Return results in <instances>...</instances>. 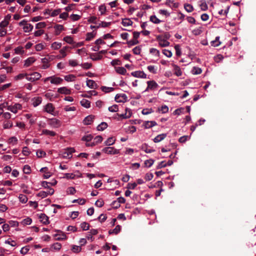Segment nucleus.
Here are the masks:
<instances>
[{
  "mask_svg": "<svg viewBox=\"0 0 256 256\" xmlns=\"http://www.w3.org/2000/svg\"><path fill=\"white\" fill-rule=\"evenodd\" d=\"M50 80V82L52 84H60L63 80L60 77H56L55 76H52L50 77H48L44 80V82H46V81Z\"/></svg>",
  "mask_w": 256,
  "mask_h": 256,
  "instance_id": "1",
  "label": "nucleus"
},
{
  "mask_svg": "<svg viewBox=\"0 0 256 256\" xmlns=\"http://www.w3.org/2000/svg\"><path fill=\"white\" fill-rule=\"evenodd\" d=\"M48 121V124L54 128H58L61 124L60 120L55 118H49Z\"/></svg>",
  "mask_w": 256,
  "mask_h": 256,
  "instance_id": "2",
  "label": "nucleus"
},
{
  "mask_svg": "<svg viewBox=\"0 0 256 256\" xmlns=\"http://www.w3.org/2000/svg\"><path fill=\"white\" fill-rule=\"evenodd\" d=\"M41 74L38 72H34L30 76L27 75L26 78L27 80L31 82H34L39 80L41 78Z\"/></svg>",
  "mask_w": 256,
  "mask_h": 256,
  "instance_id": "3",
  "label": "nucleus"
},
{
  "mask_svg": "<svg viewBox=\"0 0 256 256\" xmlns=\"http://www.w3.org/2000/svg\"><path fill=\"white\" fill-rule=\"evenodd\" d=\"M54 192V190L52 188H50V189H48L46 192L40 191L37 194V196L41 197L42 198H44L46 197L48 195L53 194Z\"/></svg>",
  "mask_w": 256,
  "mask_h": 256,
  "instance_id": "4",
  "label": "nucleus"
},
{
  "mask_svg": "<svg viewBox=\"0 0 256 256\" xmlns=\"http://www.w3.org/2000/svg\"><path fill=\"white\" fill-rule=\"evenodd\" d=\"M156 40L158 42L159 45L161 47H166L170 44V42L166 40L163 38L162 36H156Z\"/></svg>",
  "mask_w": 256,
  "mask_h": 256,
  "instance_id": "5",
  "label": "nucleus"
},
{
  "mask_svg": "<svg viewBox=\"0 0 256 256\" xmlns=\"http://www.w3.org/2000/svg\"><path fill=\"white\" fill-rule=\"evenodd\" d=\"M115 100L118 102H124L128 101V97L124 94H117L115 96Z\"/></svg>",
  "mask_w": 256,
  "mask_h": 256,
  "instance_id": "6",
  "label": "nucleus"
},
{
  "mask_svg": "<svg viewBox=\"0 0 256 256\" xmlns=\"http://www.w3.org/2000/svg\"><path fill=\"white\" fill-rule=\"evenodd\" d=\"M148 86L144 92H147L148 90H154L158 87V84L154 80L147 82Z\"/></svg>",
  "mask_w": 256,
  "mask_h": 256,
  "instance_id": "7",
  "label": "nucleus"
},
{
  "mask_svg": "<svg viewBox=\"0 0 256 256\" xmlns=\"http://www.w3.org/2000/svg\"><path fill=\"white\" fill-rule=\"evenodd\" d=\"M75 152V150L73 148H67L63 154V156L65 158H70L72 157V154Z\"/></svg>",
  "mask_w": 256,
  "mask_h": 256,
  "instance_id": "8",
  "label": "nucleus"
},
{
  "mask_svg": "<svg viewBox=\"0 0 256 256\" xmlns=\"http://www.w3.org/2000/svg\"><path fill=\"white\" fill-rule=\"evenodd\" d=\"M131 74L136 78H146V74L143 71H135L131 73Z\"/></svg>",
  "mask_w": 256,
  "mask_h": 256,
  "instance_id": "9",
  "label": "nucleus"
},
{
  "mask_svg": "<svg viewBox=\"0 0 256 256\" xmlns=\"http://www.w3.org/2000/svg\"><path fill=\"white\" fill-rule=\"evenodd\" d=\"M21 108V104H16L13 106H9L8 108V110L16 114L18 110H20Z\"/></svg>",
  "mask_w": 256,
  "mask_h": 256,
  "instance_id": "10",
  "label": "nucleus"
},
{
  "mask_svg": "<svg viewBox=\"0 0 256 256\" xmlns=\"http://www.w3.org/2000/svg\"><path fill=\"white\" fill-rule=\"evenodd\" d=\"M94 116L93 115H89L86 117L84 120V124L85 125L90 124L94 121Z\"/></svg>",
  "mask_w": 256,
  "mask_h": 256,
  "instance_id": "11",
  "label": "nucleus"
},
{
  "mask_svg": "<svg viewBox=\"0 0 256 256\" xmlns=\"http://www.w3.org/2000/svg\"><path fill=\"white\" fill-rule=\"evenodd\" d=\"M40 221L44 224H49L48 217L44 214H41L39 216Z\"/></svg>",
  "mask_w": 256,
  "mask_h": 256,
  "instance_id": "12",
  "label": "nucleus"
},
{
  "mask_svg": "<svg viewBox=\"0 0 256 256\" xmlns=\"http://www.w3.org/2000/svg\"><path fill=\"white\" fill-rule=\"evenodd\" d=\"M157 124L155 121H146L143 124L145 128H150Z\"/></svg>",
  "mask_w": 256,
  "mask_h": 256,
  "instance_id": "13",
  "label": "nucleus"
},
{
  "mask_svg": "<svg viewBox=\"0 0 256 256\" xmlns=\"http://www.w3.org/2000/svg\"><path fill=\"white\" fill-rule=\"evenodd\" d=\"M86 85L88 86L90 88L96 89L98 87V85L96 83V82L94 80H87Z\"/></svg>",
  "mask_w": 256,
  "mask_h": 256,
  "instance_id": "14",
  "label": "nucleus"
},
{
  "mask_svg": "<svg viewBox=\"0 0 256 256\" xmlns=\"http://www.w3.org/2000/svg\"><path fill=\"white\" fill-rule=\"evenodd\" d=\"M166 136V134H158L154 139V142L156 143L158 142L164 140Z\"/></svg>",
  "mask_w": 256,
  "mask_h": 256,
  "instance_id": "15",
  "label": "nucleus"
},
{
  "mask_svg": "<svg viewBox=\"0 0 256 256\" xmlns=\"http://www.w3.org/2000/svg\"><path fill=\"white\" fill-rule=\"evenodd\" d=\"M58 92L62 94H70L71 91L66 87H62L58 88Z\"/></svg>",
  "mask_w": 256,
  "mask_h": 256,
  "instance_id": "16",
  "label": "nucleus"
},
{
  "mask_svg": "<svg viewBox=\"0 0 256 256\" xmlns=\"http://www.w3.org/2000/svg\"><path fill=\"white\" fill-rule=\"evenodd\" d=\"M126 112L124 114H122L120 116L122 118H128L131 116L132 114V111L130 109L126 108L125 110Z\"/></svg>",
  "mask_w": 256,
  "mask_h": 256,
  "instance_id": "17",
  "label": "nucleus"
},
{
  "mask_svg": "<svg viewBox=\"0 0 256 256\" xmlns=\"http://www.w3.org/2000/svg\"><path fill=\"white\" fill-rule=\"evenodd\" d=\"M54 28L55 29V34L58 36L60 34V32L64 30V28L62 25L56 24Z\"/></svg>",
  "mask_w": 256,
  "mask_h": 256,
  "instance_id": "18",
  "label": "nucleus"
},
{
  "mask_svg": "<svg viewBox=\"0 0 256 256\" xmlns=\"http://www.w3.org/2000/svg\"><path fill=\"white\" fill-rule=\"evenodd\" d=\"M54 108L51 103H48L45 106V110L48 113L52 114L54 112Z\"/></svg>",
  "mask_w": 256,
  "mask_h": 256,
  "instance_id": "19",
  "label": "nucleus"
},
{
  "mask_svg": "<svg viewBox=\"0 0 256 256\" xmlns=\"http://www.w3.org/2000/svg\"><path fill=\"white\" fill-rule=\"evenodd\" d=\"M35 62V58L33 57H30L27 58L25 60V63L24 64V66L26 67H28L30 66L32 63Z\"/></svg>",
  "mask_w": 256,
  "mask_h": 256,
  "instance_id": "20",
  "label": "nucleus"
},
{
  "mask_svg": "<svg viewBox=\"0 0 256 256\" xmlns=\"http://www.w3.org/2000/svg\"><path fill=\"white\" fill-rule=\"evenodd\" d=\"M132 22L130 19L128 18L123 19L122 22V24L124 26H132Z\"/></svg>",
  "mask_w": 256,
  "mask_h": 256,
  "instance_id": "21",
  "label": "nucleus"
},
{
  "mask_svg": "<svg viewBox=\"0 0 256 256\" xmlns=\"http://www.w3.org/2000/svg\"><path fill=\"white\" fill-rule=\"evenodd\" d=\"M54 236L55 238V240H65L66 238V234L64 233H62L61 234H55Z\"/></svg>",
  "mask_w": 256,
  "mask_h": 256,
  "instance_id": "22",
  "label": "nucleus"
},
{
  "mask_svg": "<svg viewBox=\"0 0 256 256\" xmlns=\"http://www.w3.org/2000/svg\"><path fill=\"white\" fill-rule=\"evenodd\" d=\"M42 134L46 135H48L52 136H54L56 135V133L54 131H51L48 130H42Z\"/></svg>",
  "mask_w": 256,
  "mask_h": 256,
  "instance_id": "23",
  "label": "nucleus"
},
{
  "mask_svg": "<svg viewBox=\"0 0 256 256\" xmlns=\"http://www.w3.org/2000/svg\"><path fill=\"white\" fill-rule=\"evenodd\" d=\"M80 104L84 107L89 108L90 106V102L86 99H83L80 101Z\"/></svg>",
  "mask_w": 256,
  "mask_h": 256,
  "instance_id": "24",
  "label": "nucleus"
},
{
  "mask_svg": "<svg viewBox=\"0 0 256 256\" xmlns=\"http://www.w3.org/2000/svg\"><path fill=\"white\" fill-rule=\"evenodd\" d=\"M116 72L120 74L124 75L126 72V70L124 67H116L115 68Z\"/></svg>",
  "mask_w": 256,
  "mask_h": 256,
  "instance_id": "25",
  "label": "nucleus"
},
{
  "mask_svg": "<svg viewBox=\"0 0 256 256\" xmlns=\"http://www.w3.org/2000/svg\"><path fill=\"white\" fill-rule=\"evenodd\" d=\"M25 32H31L33 29V26L30 24H27L23 28Z\"/></svg>",
  "mask_w": 256,
  "mask_h": 256,
  "instance_id": "26",
  "label": "nucleus"
},
{
  "mask_svg": "<svg viewBox=\"0 0 256 256\" xmlns=\"http://www.w3.org/2000/svg\"><path fill=\"white\" fill-rule=\"evenodd\" d=\"M174 74L178 76H181L182 74V72L180 68L176 65H174Z\"/></svg>",
  "mask_w": 256,
  "mask_h": 256,
  "instance_id": "27",
  "label": "nucleus"
},
{
  "mask_svg": "<svg viewBox=\"0 0 256 256\" xmlns=\"http://www.w3.org/2000/svg\"><path fill=\"white\" fill-rule=\"evenodd\" d=\"M142 149L146 153H151L155 151V150L154 149L149 148L148 146L146 144L142 145Z\"/></svg>",
  "mask_w": 256,
  "mask_h": 256,
  "instance_id": "28",
  "label": "nucleus"
},
{
  "mask_svg": "<svg viewBox=\"0 0 256 256\" xmlns=\"http://www.w3.org/2000/svg\"><path fill=\"white\" fill-rule=\"evenodd\" d=\"M90 58L93 60H98L102 58V56L98 54H92L90 56Z\"/></svg>",
  "mask_w": 256,
  "mask_h": 256,
  "instance_id": "29",
  "label": "nucleus"
},
{
  "mask_svg": "<svg viewBox=\"0 0 256 256\" xmlns=\"http://www.w3.org/2000/svg\"><path fill=\"white\" fill-rule=\"evenodd\" d=\"M108 127V124L105 122H102L97 126L98 130H104Z\"/></svg>",
  "mask_w": 256,
  "mask_h": 256,
  "instance_id": "30",
  "label": "nucleus"
},
{
  "mask_svg": "<svg viewBox=\"0 0 256 256\" xmlns=\"http://www.w3.org/2000/svg\"><path fill=\"white\" fill-rule=\"evenodd\" d=\"M18 198L20 201L23 204L26 203L28 200L27 196L23 194H20L19 195Z\"/></svg>",
  "mask_w": 256,
  "mask_h": 256,
  "instance_id": "31",
  "label": "nucleus"
},
{
  "mask_svg": "<svg viewBox=\"0 0 256 256\" xmlns=\"http://www.w3.org/2000/svg\"><path fill=\"white\" fill-rule=\"evenodd\" d=\"M220 37L216 36L214 40L211 42V44L214 46H218L220 45V42L219 41Z\"/></svg>",
  "mask_w": 256,
  "mask_h": 256,
  "instance_id": "32",
  "label": "nucleus"
},
{
  "mask_svg": "<svg viewBox=\"0 0 256 256\" xmlns=\"http://www.w3.org/2000/svg\"><path fill=\"white\" fill-rule=\"evenodd\" d=\"M108 148L110 150H108V154H118L119 153V150H116L113 147H108Z\"/></svg>",
  "mask_w": 256,
  "mask_h": 256,
  "instance_id": "33",
  "label": "nucleus"
},
{
  "mask_svg": "<svg viewBox=\"0 0 256 256\" xmlns=\"http://www.w3.org/2000/svg\"><path fill=\"white\" fill-rule=\"evenodd\" d=\"M62 44L61 42H54L51 45V48L54 50H58L61 48Z\"/></svg>",
  "mask_w": 256,
  "mask_h": 256,
  "instance_id": "34",
  "label": "nucleus"
},
{
  "mask_svg": "<svg viewBox=\"0 0 256 256\" xmlns=\"http://www.w3.org/2000/svg\"><path fill=\"white\" fill-rule=\"evenodd\" d=\"M150 20L154 24H158L161 22V20L158 18L156 16H150Z\"/></svg>",
  "mask_w": 256,
  "mask_h": 256,
  "instance_id": "35",
  "label": "nucleus"
},
{
  "mask_svg": "<svg viewBox=\"0 0 256 256\" xmlns=\"http://www.w3.org/2000/svg\"><path fill=\"white\" fill-rule=\"evenodd\" d=\"M115 142V140L112 138H109L105 142L104 144L106 146L112 145Z\"/></svg>",
  "mask_w": 256,
  "mask_h": 256,
  "instance_id": "36",
  "label": "nucleus"
},
{
  "mask_svg": "<svg viewBox=\"0 0 256 256\" xmlns=\"http://www.w3.org/2000/svg\"><path fill=\"white\" fill-rule=\"evenodd\" d=\"M184 9L188 12H192L194 10V8L190 4H186L184 5Z\"/></svg>",
  "mask_w": 256,
  "mask_h": 256,
  "instance_id": "37",
  "label": "nucleus"
},
{
  "mask_svg": "<svg viewBox=\"0 0 256 256\" xmlns=\"http://www.w3.org/2000/svg\"><path fill=\"white\" fill-rule=\"evenodd\" d=\"M202 70L200 68L198 67H194L192 70V73L194 74H201Z\"/></svg>",
  "mask_w": 256,
  "mask_h": 256,
  "instance_id": "38",
  "label": "nucleus"
},
{
  "mask_svg": "<svg viewBox=\"0 0 256 256\" xmlns=\"http://www.w3.org/2000/svg\"><path fill=\"white\" fill-rule=\"evenodd\" d=\"M168 108L166 106H162V107L158 108V111L161 112L162 114L168 112Z\"/></svg>",
  "mask_w": 256,
  "mask_h": 256,
  "instance_id": "39",
  "label": "nucleus"
},
{
  "mask_svg": "<svg viewBox=\"0 0 256 256\" xmlns=\"http://www.w3.org/2000/svg\"><path fill=\"white\" fill-rule=\"evenodd\" d=\"M154 163V160L150 159L144 162V164L145 166L150 168Z\"/></svg>",
  "mask_w": 256,
  "mask_h": 256,
  "instance_id": "40",
  "label": "nucleus"
},
{
  "mask_svg": "<svg viewBox=\"0 0 256 256\" xmlns=\"http://www.w3.org/2000/svg\"><path fill=\"white\" fill-rule=\"evenodd\" d=\"M92 138H93V136L92 135L88 134V135L84 136L82 138V140L83 141H86L88 142H90L92 139Z\"/></svg>",
  "mask_w": 256,
  "mask_h": 256,
  "instance_id": "41",
  "label": "nucleus"
},
{
  "mask_svg": "<svg viewBox=\"0 0 256 256\" xmlns=\"http://www.w3.org/2000/svg\"><path fill=\"white\" fill-rule=\"evenodd\" d=\"M102 90L105 92H109L114 90V88L103 86L101 88Z\"/></svg>",
  "mask_w": 256,
  "mask_h": 256,
  "instance_id": "42",
  "label": "nucleus"
},
{
  "mask_svg": "<svg viewBox=\"0 0 256 256\" xmlns=\"http://www.w3.org/2000/svg\"><path fill=\"white\" fill-rule=\"evenodd\" d=\"M76 76L73 74H69L64 76V80L67 82L74 81Z\"/></svg>",
  "mask_w": 256,
  "mask_h": 256,
  "instance_id": "43",
  "label": "nucleus"
},
{
  "mask_svg": "<svg viewBox=\"0 0 256 256\" xmlns=\"http://www.w3.org/2000/svg\"><path fill=\"white\" fill-rule=\"evenodd\" d=\"M64 40L66 42L72 44L74 42V40L72 39V38L70 36H66L64 38Z\"/></svg>",
  "mask_w": 256,
  "mask_h": 256,
  "instance_id": "44",
  "label": "nucleus"
},
{
  "mask_svg": "<svg viewBox=\"0 0 256 256\" xmlns=\"http://www.w3.org/2000/svg\"><path fill=\"white\" fill-rule=\"evenodd\" d=\"M23 171L26 174H30L31 172L30 167L28 165H24L23 168Z\"/></svg>",
  "mask_w": 256,
  "mask_h": 256,
  "instance_id": "45",
  "label": "nucleus"
},
{
  "mask_svg": "<svg viewBox=\"0 0 256 256\" xmlns=\"http://www.w3.org/2000/svg\"><path fill=\"white\" fill-rule=\"evenodd\" d=\"M80 227L84 230H87L89 229L90 226L88 223L83 222L80 224Z\"/></svg>",
  "mask_w": 256,
  "mask_h": 256,
  "instance_id": "46",
  "label": "nucleus"
},
{
  "mask_svg": "<svg viewBox=\"0 0 256 256\" xmlns=\"http://www.w3.org/2000/svg\"><path fill=\"white\" fill-rule=\"evenodd\" d=\"M200 8L202 10H206L208 8V5L206 2L204 0L202 1V4H200Z\"/></svg>",
  "mask_w": 256,
  "mask_h": 256,
  "instance_id": "47",
  "label": "nucleus"
},
{
  "mask_svg": "<svg viewBox=\"0 0 256 256\" xmlns=\"http://www.w3.org/2000/svg\"><path fill=\"white\" fill-rule=\"evenodd\" d=\"M32 222V220L30 218H27L24 220H22V223L24 225H29Z\"/></svg>",
  "mask_w": 256,
  "mask_h": 256,
  "instance_id": "48",
  "label": "nucleus"
},
{
  "mask_svg": "<svg viewBox=\"0 0 256 256\" xmlns=\"http://www.w3.org/2000/svg\"><path fill=\"white\" fill-rule=\"evenodd\" d=\"M69 48L68 46H64L60 50V52L62 54V58H64L66 56V50Z\"/></svg>",
  "mask_w": 256,
  "mask_h": 256,
  "instance_id": "49",
  "label": "nucleus"
},
{
  "mask_svg": "<svg viewBox=\"0 0 256 256\" xmlns=\"http://www.w3.org/2000/svg\"><path fill=\"white\" fill-rule=\"evenodd\" d=\"M86 200L84 198H78L77 200H74L72 201L73 203L78 202L80 204H81V205L84 204L86 203Z\"/></svg>",
  "mask_w": 256,
  "mask_h": 256,
  "instance_id": "50",
  "label": "nucleus"
},
{
  "mask_svg": "<svg viewBox=\"0 0 256 256\" xmlns=\"http://www.w3.org/2000/svg\"><path fill=\"white\" fill-rule=\"evenodd\" d=\"M102 140V138L100 136H98L94 138V142L96 144L100 143Z\"/></svg>",
  "mask_w": 256,
  "mask_h": 256,
  "instance_id": "51",
  "label": "nucleus"
},
{
  "mask_svg": "<svg viewBox=\"0 0 256 256\" xmlns=\"http://www.w3.org/2000/svg\"><path fill=\"white\" fill-rule=\"evenodd\" d=\"M95 34H94L93 32H88L86 34V40L90 41L92 40L95 36Z\"/></svg>",
  "mask_w": 256,
  "mask_h": 256,
  "instance_id": "52",
  "label": "nucleus"
},
{
  "mask_svg": "<svg viewBox=\"0 0 256 256\" xmlns=\"http://www.w3.org/2000/svg\"><path fill=\"white\" fill-rule=\"evenodd\" d=\"M139 43V42L138 40H130V41H128L127 42V44H128V46H134L135 44H138Z\"/></svg>",
  "mask_w": 256,
  "mask_h": 256,
  "instance_id": "53",
  "label": "nucleus"
},
{
  "mask_svg": "<svg viewBox=\"0 0 256 256\" xmlns=\"http://www.w3.org/2000/svg\"><path fill=\"white\" fill-rule=\"evenodd\" d=\"M118 106L116 104H114L108 108V110L111 112H118Z\"/></svg>",
  "mask_w": 256,
  "mask_h": 256,
  "instance_id": "54",
  "label": "nucleus"
},
{
  "mask_svg": "<svg viewBox=\"0 0 256 256\" xmlns=\"http://www.w3.org/2000/svg\"><path fill=\"white\" fill-rule=\"evenodd\" d=\"M150 54H152L156 56H159V55H160L159 50H156V48H150Z\"/></svg>",
  "mask_w": 256,
  "mask_h": 256,
  "instance_id": "55",
  "label": "nucleus"
},
{
  "mask_svg": "<svg viewBox=\"0 0 256 256\" xmlns=\"http://www.w3.org/2000/svg\"><path fill=\"white\" fill-rule=\"evenodd\" d=\"M153 112L152 108H144L142 110V112L144 115H147L152 113Z\"/></svg>",
  "mask_w": 256,
  "mask_h": 256,
  "instance_id": "56",
  "label": "nucleus"
},
{
  "mask_svg": "<svg viewBox=\"0 0 256 256\" xmlns=\"http://www.w3.org/2000/svg\"><path fill=\"white\" fill-rule=\"evenodd\" d=\"M62 245L59 242H56L52 245V248L56 250H60L61 248Z\"/></svg>",
  "mask_w": 256,
  "mask_h": 256,
  "instance_id": "57",
  "label": "nucleus"
},
{
  "mask_svg": "<svg viewBox=\"0 0 256 256\" xmlns=\"http://www.w3.org/2000/svg\"><path fill=\"white\" fill-rule=\"evenodd\" d=\"M104 201L100 199L97 200L95 202V205L98 208L102 207L104 206Z\"/></svg>",
  "mask_w": 256,
  "mask_h": 256,
  "instance_id": "58",
  "label": "nucleus"
},
{
  "mask_svg": "<svg viewBox=\"0 0 256 256\" xmlns=\"http://www.w3.org/2000/svg\"><path fill=\"white\" fill-rule=\"evenodd\" d=\"M162 53L167 57L170 58L172 56V52L171 51L164 49L162 50Z\"/></svg>",
  "mask_w": 256,
  "mask_h": 256,
  "instance_id": "59",
  "label": "nucleus"
},
{
  "mask_svg": "<svg viewBox=\"0 0 256 256\" xmlns=\"http://www.w3.org/2000/svg\"><path fill=\"white\" fill-rule=\"evenodd\" d=\"M46 24L44 22H40L36 24V29H40L46 27Z\"/></svg>",
  "mask_w": 256,
  "mask_h": 256,
  "instance_id": "60",
  "label": "nucleus"
},
{
  "mask_svg": "<svg viewBox=\"0 0 256 256\" xmlns=\"http://www.w3.org/2000/svg\"><path fill=\"white\" fill-rule=\"evenodd\" d=\"M141 49L139 46L134 48L132 52L135 54H140V53Z\"/></svg>",
  "mask_w": 256,
  "mask_h": 256,
  "instance_id": "61",
  "label": "nucleus"
},
{
  "mask_svg": "<svg viewBox=\"0 0 256 256\" xmlns=\"http://www.w3.org/2000/svg\"><path fill=\"white\" fill-rule=\"evenodd\" d=\"M76 192V190L74 187H69L67 190V193L69 194H74Z\"/></svg>",
  "mask_w": 256,
  "mask_h": 256,
  "instance_id": "62",
  "label": "nucleus"
},
{
  "mask_svg": "<svg viewBox=\"0 0 256 256\" xmlns=\"http://www.w3.org/2000/svg\"><path fill=\"white\" fill-rule=\"evenodd\" d=\"M30 250L28 246H26L22 248L20 250V253L24 254H26Z\"/></svg>",
  "mask_w": 256,
  "mask_h": 256,
  "instance_id": "63",
  "label": "nucleus"
},
{
  "mask_svg": "<svg viewBox=\"0 0 256 256\" xmlns=\"http://www.w3.org/2000/svg\"><path fill=\"white\" fill-rule=\"evenodd\" d=\"M81 66L84 68L88 70V69L92 67V64H90V63L85 62V63L82 64H81Z\"/></svg>",
  "mask_w": 256,
  "mask_h": 256,
  "instance_id": "64",
  "label": "nucleus"
}]
</instances>
